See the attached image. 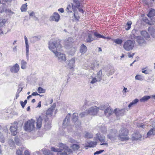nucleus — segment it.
<instances>
[{"mask_svg": "<svg viewBox=\"0 0 155 155\" xmlns=\"http://www.w3.org/2000/svg\"><path fill=\"white\" fill-rule=\"evenodd\" d=\"M78 114L77 113H74L73 114L72 120L74 123L78 121Z\"/></svg>", "mask_w": 155, "mask_h": 155, "instance_id": "30", "label": "nucleus"}, {"mask_svg": "<svg viewBox=\"0 0 155 155\" xmlns=\"http://www.w3.org/2000/svg\"><path fill=\"white\" fill-rule=\"evenodd\" d=\"M155 134V127L151 128L147 133V137H150L151 136H154Z\"/></svg>", "mask_w": 155, "mask_h": 155, "instance_id": "21", "label": "nucleus"}, {"mask_svg": "<svg viewBox=\"0 0 155 155\" xmlns=\"http://www.w3.org/2000/svg\"><path fill=\"white\" fill-rule=\"evenodd\" d=\"M45 120L46 123L45 125V128L46 130H49L51 128V123L50 122H48V118H43Z\"/></svg>", "mask_w": 155, "mask_h": 155, "instance_id": "20", "label": "nucleus"}, {"mask_svg": "<svg viewBox=\"0 0 155 155\" xmlns=\"http://www.w3.org/2000/svg\"><path fill=\"white\" fill-rule=\"evenodd\" d=\"M135 41L131 40H127L125 42L123 45L124 48L127 51L132 50L134 46Z\"/></svg>", "mask_w": 155, "mask_h": 155, "instance_id": "5", "label": "nucleus"}, {"mask_svg": "<svg viewBox=\"0 0 155 155\" xmlns=\"http://www.w3.org/2000/svg\"><path fill=\"white\" fill-rule=\"evenodd\" d=\"M59 51H57L55 53H54L56 57L58 58V60L59 62L63 63L66 60V58L65 55L64 54L58 52Z\"/></svg>", "mask_w": 155, "mask_h": 155, "instance_id": "6", "label": "nucleus"}, {"mask_svg": "<svg viewBox=\"0 0 155 155\" xmlns=\"http://www.w3.org/2000/svg\"><path fill=\"white\" fill-rule=\"evenodd\" d=\"M6 21L5 19H0V27L4 25Z\"/></svg>", "mask_w": 155, "mask_h": 155, "instance_id": "49", "label": "nucleus"}, {"mask_svg": "<svg viewBox=\"0 0 155 155\" xmlns=\"http://www.w3.org/2000/svg\"><path fill=\"white\" fill-rule=\"evenodd\" d=\"M88 145H86L84 146L85 147H93L96 146L97 144V142L96 141H89L87 142Z\"/></svg>", "mask_w": 155, "mask_h": 155, "instance_id": "19", "label": "nucleus"}, {"mask_svg": "<svg viewBox=\"0 0 155 155\" xmlns=\"http://www.w3.org/2000/svg\"><path fill=\"white\" fill-rule=\"evenodd\" d=\"M84 137L87 138H91L93 137V135L90 133L86 132L84 135Z\"/></svg>", "mask_w": 155, "mask_h": 155, "instance_id": "39", "label": "nucleus"}, {"mask_svg": "<svg viewBox=\"0 0 155 155\" xmlns=\"http://www.w3.org/2000/svg\"><path fill=\"white\" fill-rule=\"evenodd\" d=\"M104 151V150H101L99 151H97L94 153V154L96 155L100 154L102 153V152H103Z\"/></svg>", "mask_w": 155, "mask_h": 155, "instance_id": "56", "label": "nucleus"}, {"mask_svg": "<svg viewBox=\"0 0 155 155\" xmlns=\"http://www.w3.org/2000/svg\"><path fill=\"white\" fill-rule=\"evenodd\" d=\"M22 151L19 149L16 151V153L18 155H21L22 154Z\"/></svg>", "mask_w": 155, "mask_h": 155, "instance_id": "57", "label": "nucleus"}, {"mask_svg": "<svg viewBox=\"0 0 155 155\" xmlns=\"http://www.w3.org/2000/svg\"><path fill=\"white\" fill-rule=\"evenodd\" d=\"M27 63L23 60L21 61V68L23 69H25L26 68Z\"/></svg>", "mask_w": 155, "mask_h": 155, "instance_id": "29", "label": "nucleus"}, {"mask_svg": "<svg viewBox=\"0 0 155 155\" xmlns=\"http://www.w3.org/2000/svg\"><path fill=\"white\" fill-rule=\"evenodd\" d=\"M128 130L126 128H122L119 131V139L122 141L128 140L129 137L127 136Z\"/></svg>", "mask_w": 155, "mask_h": 155, "instance_id": "3", "label": "nucleus"}, {"mask_svg": "<svg viewBox=\"0 0 155 155\" xmlns=\"http://www.w3.org/2000/svg\"><path fill=\"white\" fill-rule=\"evenodd\" d=\"M71 147L74 151H78L80 147L78 144H74L71 146Z\"/></svg>", "mask_w": 155, "mask_h": 155, "instance_id": "28", "label": "nucleus"}, {"mask_svg": "<svg viewBox=\"0 0 155 155\" xmlns=\"http://www.w3.org/2000/svg\"><path fill=\"white\" fill-rule=\"evenodd\" d=\"M148 30L150 33L151 35L154 38H155V29L152 27L148 28Z\"/></svg>", "mask_w": 155, "mask_h": 155, "instance_id": "25", "label": "nucleus"}, {"mask_svg": "<svg viewBox=\"0 0 155 155\" xmlns=\"http://www.w3.org/2000/svg\"><path fill=\"white\" fill-rule=\"evenodd\" d=\"M134 53H133L132 54H130V53H128V56L129 58H131L134 55Z\"/></svg>", "mask_w": 155, "mask_h": 155, "instance_id": "63", "label": "nucleus"}, {"mask_svg": "<svg viewBox=\"0 0 155 155\" xmlns=\"http://www.w3.org/2000/svg\"><path fill=\"white\" fill-rule=\"evenodd\" d=\"M6 13L8 14L9 16H12L13 14H15V13L11 11V10L9 9H6L5 10Z\"/></svg>", "mask_w": 155, "mask_h": 155, "instance_id": "42", "label": "nucleus"}, {"mask_svg": "<svg viewBox=\"0 0 155 155\" xmlns=\"http://www.w3.org/2000/svg\"><path fill=\"white\" fill-rule=\"evenodd\" d=\"M35 121L33 119H31L26 122L25 124L24 129L25 130L30 132L35 128Z\"/></svg>", "mask_w": 155, "mask_h": 155, "instance_id": "4", "label": "nucleus"}, {"mask_svg": "<svg viewBox=\"0 0 155 155\" xmlns=\"http://www.w3.org/2000/svg\"><path fill=\"white\" fill-rule=\"evenodd\" d=\"M114 112L117 117L122 116L124 114L125 110L124 109H115L114 110Z\"/></svg>", "mask_w": 155, "mask_h": 155, "instance_id": "12", "label": "nucleus"}, {"mask_svg": "<svg viewBox=\"0 0 155 155\" xmlns=\"http://www.w3.org/2000/svg\"><path fill=\"white\" fill-rule=\"evenodd\" d=\"M132 24V22L131 21H128L125 26V29L127 30H128L131 28V25Z\"/></svg>", "mask_w": 155, "mask_h": 155, "instance_id": "34", "label": "nucleus"}, {"mask_svg": "<svg viewBox=\"0 0 155 155\" xmlns=\"http://www.w3.org/2000/svg\"><path fill=\"white\" fill-rule=\"evenodd\" d=\"M27 9V4L23 5L21 8V10L22 12H25L26 11Z\"/></svg>", "mask_w": 155, "mask_h": 155, "instance_id": "40", "label": "nucleus"}, {"mask_svg": "<svg viewBox=\"0 0 155 155\" xmlns=\"http://www.w3.org/2000/svg\"><path fill=\"white\" fill-rule=\"evenodd\" d=\"M88 114V111L87 112H84L81 113L80 114V116L82 118L84 117L86 115Z\"/></svg>", "mask_w": 155, "mask_h": 155, "instance_id": "50", "label": "nucleus"}, {"mask_svg": "<svg viewBox=\"0 0 155 155\" xmlns=\"http://www.w3.org/2000/svg\"><path fill=\"white\" fill-rule=\"evenodd\" d=\"M35 41H37L40 39V37L39 36H35L33 37L32 38Z\"/></svg>", "mask_w": 155, "mask_h": 155, "instance_id": "54", "label": "nucleus"}, {"mask_svg": "<svg viewBox=\"0 0 155 155\" xmlns=\"http://www.w3.org/2000/svg\"><path fill=\"white\" fill-rule=\"evenodd\" d=\"M5 139L3 136L1 134V135H0V141L2 143L5 142Z\"/></svg>", "mask_w": 155, "mask_h": 155, "instance_id": "53", "label": "nucleus"}, {"mask_svg": "<svg viewBox=\"0 0 155 155\" xmlns=\"http://www.w3.org/2000/svg\"><path fill=\"white\" fill-rule=\"evenodd\" d=\"M17 128V125L16 124H15L10 127V130L13 135H15L16 134Z\"/></svg>", "mask_w": 155, "mask_h": 155, "instance_id": "15", "label": "nucleus"}, {"mask_svg": "<svg viewBox=\"0 0 155 155\" xmlns=\"http://www.w3.org/2000/svg\"><path fill=\"white\" fill-rule=\"evenodd\" d=\"M15 141L16 144L19 146H20L21 144L20 140L18 137H15Z\"/></svg>", "mask_w": 155, "mask_h": 155, "instance_id": "41", "label": "nucleus"}, {"mask_svg": "<svg viewBox=\"0 0 155 155\" xmlns=\"http://www.w3.org/2000/svg\"><path fill=\"white\" fill-rule=\"evenodd\" d=\"M25 46H26V55L27 60H28L29 59V55L28 53L29 51V46L28 43V40L27 37L25 36L24 37Z\"/></svg>", "mask_w": 155, "mask_h": 155, "instance_id": "14", "label": "nucleus"}, {"mask_svg": "<svg viewBox=\"0 0 155 155\" xmlns=\"http://www.w3.org/2000/svg\"><path fill=\"white\" fill-rule=\"evenodd\" d=\"M98 108L96 106H92L88 109V114L91 115H95L97 114L98 111Z\"/></svg>", "mask_w": 155, "mask_h": 155, "instance_id": "7", "label": "nucleus"}, {"mask_svg": "<svg viewBox=\"0 0 155 155\" xmlns=\"http://www.w3.org/2000/svg\"><path fill=\"white\" fill-rule=\"evenodd\" d=\"M94 40L93 38L92 37L91 34L88 33L87 35V38L86 40L87 42H91Z\"/></svg>", "mask_w": 155, "mask_h": 155, "instance_id": "33", "label": "nucleus"}, {"mask_svg": "<svg viewBox=\"0 0 155 155\" xmlns=\"http://www.w3.org/2000/svg\"><path fill=\"white\" fill-rule=\"evenodd\" d=\"M97 137L98 138L100 142L101 143V145H107V143H104L105 141V137L103 135L99 136L98 134H97Z\"/></svg>", "mask_w": 155, "mask_h": 155, "instance_id": "16", "label": "nucleus"}, {"mask_svg": "<svg viewBox=\"0 0 155 155\" xmlns=\"http://www.w3.org/2000/svg\"><path fill=\"white\" fill-rule=\"evenodd\" d=\"M136 41L140 45H142L143 44L145 43V40L141 36H137L136 38Z\"/></svg>", "mask_w": 155, "mask_h": 155, "instance_id": "18", "label": "nucleus"}, {"mask_svg": "<svg viewBox=\"0 0 155 155\" xmlns=\"http://www.w3.org/2000/svg\"><path fill=\"white\" fill-rule=\"evenodd\" d=\"M70 117L71 115L70 114H68L64 120L63 123V126L64 127H65L69 125L70 121Z\"/></svg>", "mask_w": 155, "mask_h": 155, "instance_id": "10", "label": "nucleus"}, {"mask_svg": "<svg viewBox=\"0 0 155 155\" xmlns=\"http://www.w3.org/2000/svg\"><path fill=\"white\" fill-rule=\"evenodd\" d=\"M135 80H142L143 78L141 75H137L135 76Z\"/></svg>", "mask_w": 155, "mask_h": 155, "instance_id": "51", "label": "nucleus"}, {"mask_svg": "<svg viewBox=\"0 0 155 155\" xmlns=\"http://www.w3.org/2000/svg\"><path fill=\"white\" fill-rule=\"evenodd\" d=\"M114 72V70L112 68H110L109 70L107 71V74L108 76L113 74Z\"/></svg>", "mask_w": 155, "mask_h": 155, "instance_id": "38", "label": "nucleus"}, {"mask_svg": "<svg viewBox=\"0 0 155 155\" xmlns=\"http://www.w3.org/2000/svg\"><path fill=\"white\" fill-rule=\"evenodd\" d=\"M20 69V67L18 64H16L11 67L10 71L13 73H17Z\"/></svg>", "mask_w": 155, "mask_h": 155, "instance_id": "11", "label": "nucleus"}, {"mask_svg": "<svg viewBox=\"0 0 155 155\" xmlns=\"http://www.w3.org/2000/svg\"><path fill=\"white\" fill-rule=\"evenodd\" d=\"M97 108H98V112L99 110H103L105 108V105H100L99 107H97Z\"/></svg>", "mask_w": 155, "mask_h": 155, "instance_id": "52", "label": "nucleus"}, {"mask_svg": "<svg viewBox=\"0 0 155 155\" xmlns=\"http://www.w3.org/2000/svg\"><path fill=\"white\" fill-rule=\"evenodd\" d=\"M42 117L41 116H39L37 120L36 126L38 128H40L41 127L42 125Z\"/></svg>", "mask_w": 155, "mask_h": 155, "instance_id": "23", "label": "nucleus"}, {"mask_svg": "<svg viewBox=\"0 0 155 155\" xmlns=\"http://www.w3.org/2000/svg\"><path fill=\"white\" fill-rule=\"evenodd\" d=\"M69 142L71 143H75V140L72 139V138H70L69 139Z\"/></svg>", "mask_w": 155, "mask_h": 155, "instance_id": "61", "label": "nucleus"}, {"mask_svg": "<svg viewBox=\"0 0 155 155\" xmlns=\"http://www.w3.org/2000/svg\"><path fill=\"white\" fill-rule=\"evenodd\" d=\"M94 75H93L91 76V81L90 82V83L92 84H94L96 82L99 81V80L98 79H97L94 77Z\"/></svg>", "mask_w": 155, "mask_h": 155, "instance_id": "35", "label": "nucleus"}, {"mask_svg": "<svg viewBox=\"0 0 155 155\" xmlns=\"http://www.w3.org/2000/svg\"><path fill=\"white\" fill-rule=\"evenodd\" d=\"M60 18V16L59 14L55 12L53 15L51 16L49 18L51 21H55L56 22H58L59 21Z\"/></svg>", "mask_w": 155, "mask_h": 155, "instance_id": "13", "label": "nucleus"}, {"mask_svg": "<svg viewBox=\"0 0 155 155\" xmlns=\"http://www.w3.org/2000/svg\"><path fill=\"white\" fill-rule=\"evenodd\" d=\"M49 49L54 53L57 51H60L61 48V45L59 40L57 39H51L48 42Z\"/></svg>", "mask_w": 155, "mask_h": 155, "instance_id": "2", "label": "nucleus"}, {"mask_svg": "<svg viewBox=\"0 0 155 155\" xmlns=\"http://www.w3.org/2000/svg\"><path fill=\"white\" fill-rule=\"evenodd\" d=\"M87 51V48L84 44H83L80 46L79 51L81 54H85Z\"/></svg>", "mask_w": 155, "mask_h": 155, "instance_id": "17", "label": "nucleus"}, {"mask_svg": "<svg viewBox=\"0 0 155 155\" xmlns=\"http://www.w3.org/2000/svg\"><path fill=\"white\" fill-rule=\"evenodd\" d=\"M105 115L107 116H109L111 115L112 111L110 107L107 108L104 111Z\"/></svg>", "mask_w": 155, "mask_h": 155, "instance_id": "26", "label": "nucleus"}, {"mask_svg": "<svg viewBox=\"0 0 155 155\" xmlns=\"http://www.w3.org/2000/svg\"><path fill=\"white\" fill-rule=\"evenodd\" d=\"M95 62H93L92 64H91V68L92 70H94L95 69V68L96 66V65H95Z\"/></svg>", "mask_w": 155, "mask_h": 155, "instance_id": "58", "label": "nucleus"}, {"mask_svg": "<svg viewBox=\"0 0 155 155\" xmlns=\"http://www.w3.org/2000/svg\"><path fill=\"white\" fill-rule=\"evenodd\" d=\"M94 35L95 36H96L97 38H101L104 39L106 38V37H105L103 35H101V34L97 33V32H95L94 34Z\"/></svg>", "mask_w": 155, "mask_h": 155, "instance_id": "44", "label": "nucleus"}, {"mask_svg": "<svg viewBox=\"0 0 155 155\" xmlns=\"http://www.w3.org/2000/svg\"><path fill=\"white\" fill-rule=\"evenodd\" d=\"M155 15V10L154 9H152L150 10L149 13L147 15L150 18Z\"/></svg>", "mask_w": 155, "mask_h": 155, "instance_id": "32", "label": "nucleus"}, {"mask_svg": "<svg viewBox=\"0 0 155 155\" xmlns=\"http://www.w3.org/2000/svg\"><path fill=\"white\" fill-rule=\"evenodd\" d=\"M56 106V104H55L54 103L53 105L50 108H49L47 110L46 113V115L45 117L44 118H48V117H51V116L53 111L54 110Z\"/></svg>", "mask_w": 155, "mask_h": 155, "instance_id": "9", "label": "nucleus"}, {"mask_svg": "<svg viewBox=\"0 0 155 155\" xmlns=\"http://www.w3.org/2000/svg\"><path fill=\"white\" fill-rule=\"evenodd\" d=\"M75 125L76 127H79L81 125V122L80 121L78 120L74 122Z\"/></svg>", "mask_w": 155, "mask_h": 155, "instance_id": "55", "label": "nucleus"}, {"mask_svg": "<svg viewBox=\"0 0 155 155\" xmlns=\"http://www.w3.org/2000/svg\"><path fill=\"white\" fill-rule=\"evenodd\" d=\"M138 101L139 100L138 99H135V100L133 101H132L129 104L128 107L129 108L131 107L136 104Z\"/></svg>", "mask_w": 155, "mask_h": 155, "instance_id": "31", "label": "nucleus"}, {"mask_svg": "<svg viewBox=\"0 0 155 155\" xmlns=\"http://www.w3.org/2000/svg\"><path fill=\"white\" fill-rule=\"evenodd\" d=\"M72 8L71 7V6L70 5H67L66 8V11L68 12L71 13L72 12V11L71 10Z\"/></svg>", "mask_w": 155, "mask_h": 155, "instance_id": "47", "label": "nucleus"}, {"mask_svg": "<svg viewBox=\"0 0 155 155\" xmlns=\"http://www.w3.org/2000/svg\"><path fill=\"white\" fill-rule=\"evenodd\" d=\"M150 98V97L149 96H144L140 99V101L142 102H144L146 101H147Z\"/></svg>", "mask_w": 155, "mask_h": 155, "instance_id": "43", "label": "nucleus"}, {"mask_svg": "<svg viewBox=\"0 0 155 155\" xmlns=\"http://www.w3.org/2000/svg\"><path fill=\"white\" fill-rule=\"evenodd\" d=\"M117 130L115 129L111 130L110 134L107 135V137L111 140H114L116 138Z\"/></svg>", "mask_w": 155, "mask_h": 155, "instance_id": "8", "label": "nucleus"}, {"mask_svg": "<svg viewBox=\"0 0 155 155\" xmlns=\"http://www.w3.org/2000/svg\"><path fill=\"white\" fill-rule=\"evenodd\" d=\"M42 151L43 152V153L46 155H50L51 151L49 150L43 149L42 150Z\"/></svg>", "mask_w": 155, "mask_h": 155, "instance_id": "45", "label": "nucleus"}, {"mask_svg": "<svg viewBox=\"0 0 155 155\" xmlns=\"http://www.w3.org/2000/svg\"><path fill=\"white\" fill-rule=\"evenodd\" d=\"M38 91L40 93H44L45 91V90L41 87H40L38 88Z\"/></svg>", "mask_w": 155, "mask_h": 155, "instance_id": "48", "label": "nucleus"}, {"mask_svg": "<svg viewBox=\"0 0 155 155\" xmlns=\"http://www.w3.org/2000/svg\"><path fill=\"white\" fill-rule=\"evenodd\" d=\"M20 103L23 108L24 107L25 104L22 101H20Z\"/></svg>", "mask_w": 155, "mask_h": 155, "instance_id": "62", "label": "nucleus"}, {"mask_svg": "<svg viewBox=\"0 0 155 155\" xmlns=\"http://www.w3.org/2000/svg\"><path fill=\"white\" fill-rule=\"evenodd\" d=\"M74 12V16L75 18L77 19V20H78V21L79 18H80V17L78 15H76V13L75 12V11H74V10H73Z\"/></svg>", "mask_w": 155, "mask_h": 155, "instance_id": "59", "label": "nucleus"}, {"mask_svg": "<svg viewBox=\"0 0 155 155\" xmlns=\"http://www.w3.org/2000/svg\"><path fill=\"white\" fill-rule=\"evenodd\" d=\"M75 59L74 58H72L68 62V67L70 68H72L74 66L75 63Z\"/></svg>", "mask_w": 155, "mask_h": 155, "instance_id": "22", "label": "nucleus"}, {"mask_svg": "<svg viewBox=\"0 0 155 155\" xmlns=\"http://www.w3.org/2000/svg\"><path fill=\"white\" fill-rule=\"evenodd\" d=\"M133 138L134 140H138L141 137V135L140 134L137 133L132 135Z\"/></svg>", "mask_w": 155, "mask_h": 155, "instance_id": "27", "label": "nucleus"}, {"mask_svg": "<svg viewBox=\"0 0 155 155\" xmlns=\"http://www.w3.org/2000/svg\"><path fill=\"white\" fill-rule=\"evenodd\" d=\"M57 146L59 147V148L52 147L51 150L52 151L58 152V155H67L68 153L69 154L72 153V150L67 147L65 144L60 143Z\"/></svg>", "mask_w": 155, "mask_h": 155, "instance_id": "1", "label": "nucleus"}, {"mask_svg": "<svg viewBox=\"0 0 155 155\" xmlns=\"http://www.w3.org/2000/svg\"><path fill=\"white\" fill-rule=\"evenodd\" d=\"M25 155H30L29 152L28 150H26L24 152Z\"/></svg>", "mask_w": 155, "mask_h": 155, "instance_id": "64", "label": "nucleus"}, {"mask_svg": "<svg viewBox=\"0 0 155 155\" xmlns=\"http://www.w3.org/2000/svg\"><path fill=\"white\" fill-rule=\"evenodd\" d=\"M8 143L9 145L11 147H14L15 146V143L12 139H10L8 141Z\"/></svg>", "mask_w": 155, "mask_h": 155, "instance_id": "46", "label": "nucleus"}, {"mask_svg": "<svg viewBox=\"0 0 155 155\" xmlns=\"http://www.w3.org/2000/svg\"><path fill=\"white\" fill-rule=\"evenodd\" d=\"M141 35L144 37L146 40L150 38V35L145 31H142L141 32Z\"/></svg>", "mask_w": 155, "mask_h": 155, "instance_id": "24", "label": "nucleus"}, {"mask_svg": "<svg viewBox=\"0 0 155 155\" xmlns=\"http://www.w3.org/2000/svg\"><path fill=\"white\" fill-rule=\"evenodd\" d=\"M35 15V13L34 12H32L29 14V15L31 17H34Z\"/></svg>", "mask_w": 155, "mask_h": 155, "instance_id": "60", "label": "nucleus"}, {"mask_svg": "<svg viewBox=\"0 0 155 155\" xmlns=\"http://www.w3.org/2000/svg\"><path fill=\"white\" fill-rule=\"evenodd\" d=\"M102 74V72L101 70H100L97 73V79H98L99 80H98L99 81H100L101 80V79Z\"/></svg>", "mask_w": 155, "mask_h": 155, "instance_id": "37", "label": "nucleus"}, {"mask_svg": "<svg viewBox=\"0 0 155 155\" xmlns=\"http://www.w3.org/2000/svg\"><path fill=\"white\" fill-rule=\"evenodd\" d=\"M114 42L119 45H121L123 42L122 40L119 38L114 39L113 40Z\"/></svg>", "mask_w": 155, "mask_h": 155, "instance_id": "36", "label": "nucleus"}]
</instances>
